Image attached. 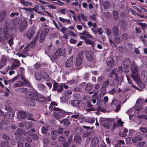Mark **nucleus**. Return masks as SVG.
<instances>
[{
    "label": "nucleus",
    "mask_w": 147,
    "mask_h": 147,
    "mask_svg": "<svg viewBox=\"0 0 147 147\" xmlns=\"http://www.w3.org/2000/svg\"><path fill=\"white\" fill-rule=\"evenodd\" d=\"M59 19L61 21L63 22L64 23H66V22H67V24H71L70 21L69 19H65L61 17H59Z\"/></svg>",
    "instance_id": "c03bdc74"
},
{
    "label": "nucleus",
    "mask_w": 147,
    "mask_h": 147,
    "mask_svg": "<svg viewBox=\"0 0 147 147\" xmlns=\"http://www.w3.org/2000/svg\"><path fill=\"white\" fill-rule=\"evenodd\" d=\"M30 9H32V10L34 11L35 12L38 13V14H41L42 13V12L38 11V9L37 7H35L30 8Z\"/></svg>",
    "instance_id": "4d7b16f0"
},
{
    "label": "nucleus",
    "mask_w": 147,
    "mask_h": 147,
    "mask_svg": "<svg viewBox=\"0 0 147 147\" xmlns=\"http://www.w3.org/2000/svg\"><path fill=\"white\" fill-rule=\"evenodd\" d=\"M83 57L82 54L80 53L77 57L75 65L77 67L80 66L82 63Z\"/></svg>",
    "instance_id": "9b49d317"
},
{
    "label": "nucleus",
    "mask_w": 147,
    "mask_h": 147,
    "mask_svg": "<svg viewBox=\"0 0 147 147\" xmlns=\"http://www.w3.org/2000/svg\"><path fill=\"white\" fill-rule=\"evenodd\" d=\"M129 38V36L128 34L125 33L123 34L122 36V38L123 40H126Z\"/></svg>",
    "instance_id": "603ef678"
},
{
    "label": "nucleus",
    "mask_w": 147,
    "mask_h": 147,
    "mask_svg": "<svg viewBox=\"0 0 147 147\" xmlns=\"http://www.w3.org/2000/svg\"><path fill=\"white\" fill-rule=\"evenodd\" d=\"M58 132L57 131L54 130L51 132V135L52 139L53 140H55L58 136Z\"/></svg>",
    "instance_id": "c756f323"
},
{
    "label": "nucleus",
    "mask_w": 147,
    "mask_h": 147,
    "mask_svg": "<svg viewBox=\"0 0 147 147\" xmlns=\"http://www.w3.org/2000/svg\"><path fill=\"white\" fill-rule=\"evenodd\" d=\"M120 27L123 30H125L127 26V24L124 20L121 19L119 21Z\"/></svg>",
    "instance_id": "2eb2a0df"
},
{
    "label": "nucleus",
    "mask_w": 147,
    "mask_h": 147,
    "mask_svg": "<svg viewBox=\"0 0 147 147\" xmlns=\"http://www.w3.org/2000/svg\"><path fill=\"white\" fill-rule=\"evenodd\" d=\"M36 100L41 102H45L46 101V98L43 95L40 94H39Z\"/></svg>",
    "instance_id": "cd10ccee"
},
{
    "label": "nucleus",
    "mask_w": 147,
    "mask_h": 147,
    "mask_svg": "<svg viewBox=\"0 0 147 147\" xmlns=\"http://www.w3.org/2000/svg\"><path fill=\"white\" fill-rule=\"evenodd\" d=\"M139 24L143 30L144 29L147 27V25L146 24L140 22Z\"/></svg>",
    "instance_id": "680f3d73"
},
{
    "label": "nucleus",
    "mask_w": 147,
    "mask_h": 147,
    "mask_svg": "<svg viewBox=\"0 0 147 147\" xmlns=\"http://www.w3.org/2000/svg\"><path fill=\"white\" fill-rule=\"evenodd\" d=\"M69 145V143L67 142H64L62 144L63 147H68Z\"/></svg>",
    "instance_id": "774afa93"
},
{
    "label": "nucleus",
    "mask_w": 147,
    "mask_h": 147,
    "mask_svg": "<svg viewBox=\"0 0 147 147\" xmlns=\"http://www.w3.org/2000/svg\"><path fill=\"white\" fill-rule=\"evenodd\" d=\"M20 64V61L17 59L15 60L13 62L12 66H11V69H13L19 66Z\"/></svg>",
    "instance_id": "a878e982"
},
{
    "label": "nucleus",
    "mask_w": 147,
    "mask_h": 147,
    "mask_svg": "<svg viewBox=\"0 0 147 147\" xmlns=\"http://www.w3.org/2000/svg\"><path fill=\"white\" fill-rule=\"evenodd\" d=\"M73 57L69 58L66 61L65 64L66 67H69L71 66L73 63Z\"/></svg>",
    "instance_id": "412c9836"
},
{
    "label": "nucleus",
    "mask_w": 147,
    "mask_h": 147,
    "mask_svg": "<svg viewBox=\"0 0 147 147\" xmlns=\"http://www.w3.org/2000/svg\"><path fill=\"white\" fill-rule=\"evenodd\" d=\"M104 9H107L110 6V4L109 2L105 1L103 4Z\"/></svg>",
    "instance_id": "79ce46f5"
},
{
    "label": "nucleus",
    "mask_w": 147,
    "mask_h": 147,
    "mask_svg": "<svg viewBox=\"0 0 147 147\" xmlns=\"http://www.w3.org/2000/svg\"><path fill=\"white\" fill-rule=\"evenodd\" d=\"M117 100L115 99H114L112 101L111 103V106L112 108L115 107L118 105Z\"/></svg>",
    "instance_id": "a18cd8bd"
},
{
    "label": "nucleus",
    "mask_w": 147,
    "mask_h": 147,
    "mask_svg": "<svg viewBox=\"0 0 147 147\" xmlns=\"http://www.w3.org/2000/svg\"><path fill=\"white\" fill-rule=\"evenodd\" d=\"M15 135L16 137V138L17 140H19L21 139L22 138L21 135L19 134L18 133H17V132L15 133Z\"/></svg>",
    "instance_id": "69168bd1"
},
{
    "label": "nucleus",
    "mask_w": 147,
    "mask_h": 147,
    "mask_svg": "<svg viewBox=\"0 0 147 147\" xmlns=\"http://www.w3.org/2000/svg\"><path fill=\"white\" fill-rule=\"evenodd\" d=\"M24 82H23V86H24L25 85H26V86L30 87V85L29 82L26 79H25L24 80Z\"/></svg>",
    "instance_id": "6e6d98bb"
},
{
    "label": "nucleus",
    "mask_w": 147,
    "mask_h": 147,
    "mask_svg": "<svg viewBox=\"0 0 147 147\" xmlns=\"http://www.w3.org/2000/svg\"><path fill=\"white\" fill-rule=\"evenodd\" d=\"M94 96L95 97V99L97 100V105H99L101 101V96L98 95H96Z\"/></svg>",
    "instance_id": "8fccbe9b"
},
{
    "label": "nucleus",
    "mask_w": 147,
    "mask_h": 147,
    "mask_svg": "<svg viewBox=\"0 0 147 147\" xmlns=\"http://www.w3.org/2000/svg\"><path fill=\"white\" fill-rule=\"evenodd\" d=\"M114 42L117 44H119L121 42V40L120 38L118 37H116L114 38Z\"/></svg>",
    "instance_id": "e2e57ef3"
},
{
    "label": "nucleus",
    "mask_w": 147,
    "mask_h": 147,
    "mask_svg": "<svg viewBox=\"0 0 147 147\" xmlns=\"http://www.w3.org/2000/svg\"><path fill=\"white\" fill-rule=\"evenodd\" d=\"M86 106L88 107H90L89 108L86 109L87 111H94L96 110V109L93 107H93L92 105L91 104V102L90 100H88Z\"/></svg>",
    "instance_id": "6ab92c4d"
},
{
    "label": "nucleus",
    "mask_w": 147,
    "mask_h": 147,
    "mask_svg": "<svg viewBox=\"0 0 147 147\" xmlns=\"http://www.w3.org/2000/svg\"><path fill=\"white\" fill-rule=\"evenodd\" d=\"M112 33L115 36H117L118 35L119 29L117 26H114L112 29Z\"/></svg>",
    "instance_id": "b1692460"
},
{
    "label": "nucleus",
    "mask_w": 147,
    "mask_h": 147,
    "mask_svg": "<svg viewBox=\"0 0 147 147\" xmlns=\"http://www.w3.org/2000/svg\"><path fill=\"white\" fill-rule=\"evenodd\" d=\"M59 55L60 56H63L65 57V51L61 49V48H59L58 50Z\"/></svg>",
    "instance_id": "58836bf2"
},
{
    "label": "nucleus",
    "mask_w": 147,
    "mask_h": 147,
    "mask_svg": "<svg viewBox=\"0 0 147 147\" xmlns=\"http://www.w3.org/2000/svg\"><path fill=\"white\" fill-rule=\"evenodd\" d=\"M82 127L86 129L87 131L89 133L92 132L93 131V129H91L89 126H86L85 125H83L82 126Z\"/></svg>",
    "instance_id": "5fc2aeb1"
},
{
    "label": "nucleus",
    "mask_w": 147,
    "mask_h": 147,
    "mask_svg": "<svg viewBox=\"0 0 147 147\" xmlns=\"http://www.w3.org/2000/svg\"><path fill=\"white\" fill-rule=\"evenodd\" d=\"M0 34L5 39H8L9 37V29L7 28H4L3 31L1 32L0 31Z\"/></svg>",
    "instance_id": "1a4fd4ad"
},
{
    "label": "nucleus",
    "mask_w": 147,
    "mask_h": 147,
    "mask_svg": "<svg viewBox=\"0 0 147 147\" xmlns=\"http://www.w3.org/2000/svg\"><path fill=\"white\" fill-rule=\"evenodd\" d=\"M144 134L140 132H138L136 134V136L135 138L136 140L138 141H141L142 140L144 136Z\"/></svg>",
    "instance_id": "aec40b11"
},
{
    "label": "nucleus",
    "mask_w": 147,
    "mask_h": 147,
    "mask_svg": "<svg viewBox=\"0 0 147 147\" xmlns=\"http://www.w3.org/2000/svg\"><path fill=\"white\" fill-rule=\"evenodd\" d=\"M123 132H120L119 135L121 137H125L127 134V133L128 131L127 129L125 127H123Z\"/></svg>",
    "instance_id": "72a5a7b5"
},
{
    "label": "nucleus",
    "mask_w": 147,
    "mask_h": 147,
    "mask_svg": "<svg viewBox=\"0 0 147 147\" xmlns=\"http://www.w3.org/2000/svg\"><path fill=\"white\" fill-rule=\"evenodd\" d=\"M12 113L8 112L4 115V119L2 120L1 123L3 125H6L9 122V120L11 119L13 117Z\"/></svg>",
    "instance_id": "39448f33"
},
{
    "label": "nucleus",
    "mask_w": 147,
    "mask_h": 147,
    "mask_svg": "<svg viewBox=\"0 0 147 147\" xmlns=\"http://www.w3.org/2000/svg\"><path fill=\"white\" fill-rule=\"evenodd\" d=\"M94 86L93 85L89 83H87L85 88L86 91H89L93 90Z\"/></svg>",
    "instance_id": "393cba45"
},
{
    "label": "nucleus",
    "mask_w": 147,
    "mask_h": 147,
    "mask_svg": "<svg viewBox=\"0 0 147 147\" xmlns=\"http://www.w3.org/2000/svg\"><path fill=\"white\" fill-rule=\"evenodd\" d=\"M65 112L61 109L59 111H55L53 113V116L57 119L61 118L65 116Z\"/></svg>",
    "instance_id": "9d476101"
},
{
    "label": "nucleus",
    "mask_w": 147,
    "mask_h": 147,
    "mask_svg": "<svg viewBox=\"0 0 147 147\" xmlns=\"http://www.w3.org/2000/svg\"><path fill=\"white\" fill-rule=\"evenodd\" d=\"M49 128L50 126L48 125H47L45 126H42L41 128V130L42 134H47Z\"/></svg>",
    "instance_id": "4be33fe9"
},
{
    "label": "nucleus",
    "mask_w": 147,
    "mask_h": 147,
    "mask_svg": "<svg viewBox=\"0 0 147 147\" xmlns=\"http://www.w3.org/2000/svg\"><path fill=\"white\" fill-rule=\"evenodd\" d=\"M100 91L103 94H106V87L102 86V87L100 89Z\"/></svg>",
    "instance_id": "052dcab7"
},
{
    "label": "nucleus",
    "mask_w": 147,
    "mask_h": 147,
    "mask_svg": "<svg viewBox=\"0 0 147 147\" xmlns=\"http://www.w3.org/2000/svg\"><path fill=\"white\" fill-rule=\"evenodd\" d=\"M59 84L57 82L55 81L53 85V87L52 88V91H55L57 90V88L58 87Z\"/></svg>",
    "instance_id": "37998d69"
},
{
    "label": "nucleus",
    "mask_w": 147,
    "mask_h": 147,
    "mask_svg": "<svg viewBox=\"0 0 147 147\" xmlns=\"http://www.w3.org/2000/svg\"><path fill=\"white\" fill-rule=\"evenodd\" d=\"M73 96L74 98L75 99V100H78L81 98L80 94L78 93H75Z\"/></svg>",
    "instance_id": "de8ad7c7"
},
{
    "label": "nucleus",
    "mask_w": 147,
    "mask_h": 147,
    "mask_svg": "<svg viewBox=\"0 0 147 147\" xmlns=\"http://www.w3.org/2000/svg\"><path fill=\"white\" fill-rule=\"evenodd\" d=\"M7 14V13L5 10H3L0 13V21L2 22L4 19Z\"/></svg>",
    "instance_id": "bb28decb"
},
{
    "label": "nucleus",
    "mask_w": 147,
    "mask_h": 147,
    "mask_svg": "<svg viewBox=\"0 0 147 147\" xmlns=\"http://www.w3.org/2000/svg\"><path fill=\"white\" fill-rule=\"evenodd\" d=\"M138 145L140 147H144L146 146V143L144 142H141L138 143Z\"/></svg>",
    "instance_id": "bf43d9fd"
},
{
    "label": "nucleus",
    "mask_w": 147,
    "mask_h": 147,
    "mask_svg": "<svg viewBox=\"0 0 147 147\" xmlns=\"http://www.w3.org/2000/svg\"><path fill=\"white\" fill-rule=\"evenodd\" d=\"M131 69L132 72L134 74L131 75V76L135 80H138L139 77L137 73L138 67L134 63L131 65Z\"/></svg>",
    "instance_id": "7ed1b4c3"
},
{
    "label": "nucleus",
    "mask_w": 147,
    "mask_h": 147,
    "mask_svg": "<svg viewBox=\"0 0 147 147\" xmlns=\"http://www.w3.org/2000/svg\"><path fill=\"white\" fill-rule=\"evenodd\" d=\"M86 59L89 61H92L93 59L94 54L91 51H87L86 52Z\"/></svg>",
    "instance_id": "ddd939ff"
},
{
    "label": "nucleus",
    "mask_w": 147,
    "mask_h": 147,
    "mask_svg": "<svg viewBox=\"0 0 147 147\" xmlns=\"http://www.w3.org/2000/svg\"><path fill=\"white\" fill-rule=\"evenodd\" d=\"M25 104L28 106L33 107L36 104V100L32 98L27 99L25 101Z\"/></svg>",
    "instance_id": "f8f14e48"
},
{
    "label": "nucleus",
    "mask_w": 147,
    "mask_h": 147,
    "mask_svg": "<svg viewBox=\"0 0 147 147\" xmlns=\"http://www.w3.org/2000/svg\"><path fill=\"white\" fill-rule=\"evenodd\" d=\"M7 61V59L5 58H2L1 59L0 62V69H2L5 65Z\"/></svg>",
    "instance_id": "473e14b6"
},
{
    "label": "nucleus",
    "mask_w": 147,
    "mask_h": 147,
    "mask_svg": "<svg viewBox=\"0 0 147 147\" xmlns=\"http://www.w3.org/2000/svg\"><path fill=\"white\" fill-rule=\"evenodd\" d=\"M21 75V74L19 76V75H18L17 76L13 78L8 80V83L10 86H13V84H15L14 83V81L15 80H17L18 79L20 78V77Z\"/></svg>",
    "instance_id": "a211bd4d"
},
{
    "label": "nucleus",
    "mask_w": 147,
    "mask_h": 147,
    "mask_svg": "<svg viewBox=\"0 0 147 147\" xmlns=\"http://www.w3.org/2000/svg\"><path fill=\"white\" fill-rule=\"evenodd\" d=\"M25 126L27 129L31 128L32 126V122L31 121H26L25 123Z\"/></svg>",
    "instance_id": "c85d7f7f"
},
{
    "label": "nucleus",
    "mask_w": 147,
    "mask_h": 147,
    "mask_svg": "<svg viewBox=\"0 0 147 147\" xmlns=\"http://www.w3.org/2000/svg\"><path fill=\"white\" fill-rule=\"evenodd\" d=\"M36 29V27L35 25H33L28 30L26 35L29 39H30L32 38L35 32Z\"/></svg>",
    "instance_id": "423d86ee"
},
{
    "label": "nucleus",
    "mask_w": 147,
    "mask_h": 147,
    "mask_svg": "<svg viewBox=\"0 0 147 147\" xmlns=\"http://www.w3.org/2000/svg\"><path fill=\"white\" fill-rule=\"evenodd\" d=\"M63 89V85H60L59 88L57 90V92H59L62 91Z\"/></svg>",
    "instance_id": "0e129e2a"
},
{
    "label": "nucleus",
    "mask_w": 147,
    "mask_h": 147,
    "mask_svg": "<svg viewBox=\"0 0 147 147\" xmlns=\"http://www.w3.org/2000/svg\"><path fill=\"white\" fill-rule=\"evenodd\" d=\"M74 141L75 142L80 144L82 140L80 136L76 135L74 136Z\"/></svg>",
    "instance_id": "f704fd0d"
},
{
    "label": "nucleus",
    "mask_w": 147,
    "mask_h": 147,
    "mask_svg": "<svg viewBox=\"0 0 147 147\" xmlns=\"http://www.w3.org/2000/svg\"><path fill=\"white\" fill-rule=\"evenodd\" d=\"M106 63L109 67H113L114 65L113 59L111 57H108L107 59Z\"/></svg>",
    "instance_id": "dca6fc26"
},
{
    "label": "nucleus",
    "mask_w": 147,
    "mask_h": 147,
    "mask_svg": "<svg viewBox=\"0 0 147 147\" xmlns=\"http://www.w3.org/2000/svg\"><path fill=\"white\" fill-rule=\"evenodd\" d=\"M99 140L98 137H94L91 140V145L92 146H95L98 143Z\"/></svg>",
    "instance_id": "5701e85b"
},
{
    "label": "nucleus",
    "mask_w": 147,
    "mask_h": 147,
    "mask_svg": "<svg viewBox=\"0 0 147 147\" xmlns=\"http://www.w3.org/2000/svg\"><path fill=\"white\" fill-rule=\"evenodd\" d=\"M131 64V62L129 59L126 58L124 59L123 62L124 70L125 73H127L129 72L130 68L129 65Z\"/></svg>",
    "instance_id": "0eeeda50"
},
{
    "label": "nucleus",
    "mask_w": 147,
    "mask_h": 147,
    "mask_svg": "<svg viewBox=\"0 0 147 147\" xmlns=\"http://www.w3.org/2000/svg\"><path fill=\"white\" fill-rule=\"evenodd\" d=\"M80 35L86 36L87 38H92V36L90 34H89L86 30L83 31L82 33L80 34Z\"/></svg>",
    "instance_id": "2f4dec72"
},
{
    "label": "nucleus",
    "mask_w": 147,
    "mask_h": 147,
    "mask_svg": "<svg viewBox=\"0 0 147 147\" xmlns=\"http://www.w3.org/2000/svg\"><path fill=\"white\" fill-rule=\"evenodd\" d=\"M113 19L115 20H117L119 18L118 11L116 10H114L113 11Z\"/></svg>",
    "instance_id": "4c0bfd02"
},
{
    "label": "nucleus",
    "mask_w": 147,
    "mask_h": 147,
    "mask_svg": "<svg viewBox=\"0 0 147 147\" xmlns=\"http://www.w3.org/2000/svg\"><path fill=\"white\" fill-rule=\"evenodd\" d=\"M49 31V30L48 28H45L42 30L40 35V38L39 41L40 42H42L44 40L46 36Z\"/></svg>",
    "instance_id": "6e6552de"
},
{
    "label": "nucleus",
    "mask_w": 147,
    "mask_h": 147,
    "mask_svg": "<svg viewBox=\"0 0 147 147\" xmlns=\"http://www.w3.org/2000/svg\"><path fill=\"white\" fill-rule=\"evenodd\" d=\"M28 94L30 96L35 98L36 99L39 95L38 93L33 91H30L28 92Z\"/></svg>",
    "instance_id": "7c9ffc66"
},
{
    "label": "nucleus",
    "mask_w": 147,
    "mask_h": 147,
    "mask_svg": "<svg viewBox=\"0 0 147 147\" xmlns=\"http://www.w3.org/2000/svg\"><path fill=\"white\" fill-rule=\"evenodd\" d=\"M23 82L21 81H18L17 83H15L13 84V87H21L22 86H23Z\"/></svg>",
    "instance_id": "a19ab883"
},
{
    "label": "nucleus",
    "mask_w": 147,
    "mask_h": 147,
    "mask_svg": "<svg viewBox=\"0 0 147 147\" xmlns=\"http://www.w3.org/2000/svg\"><path fill=\"white\" fill-rule=\"evenodd\" d=\"M63 123L64 126L67 127L70 124L69 120L67 119H64L62 120L61 123Z\"/></svg>",
    "instance_id": "ea45409f"
},
{
    "label": "nucleus",
    "mask_w": 147,
    "mask_h": 147,
    "mask_svg": "<svg viewBox=\"0 0 147 147\" xmlns=\"http://www.w3.org/2000/svg\"><path fill=\"white\" fill-rule=\"evenodd\" d=\"M17 133H18L21 135L24 134L26 133L24 130L23 129L18 128L17 129Z\"/></svg>",
    "instance_id": "3c124183"
},
{
    "label": "nucleus",
    "mask_w": 147,
    "mask_h": 147,
    "mask_svg": "<svg viewBox=\"0 0 147 147\" xmlns=\"http://www.w3.org/2000/svg\"><path fill=\"white\" fill-rule=\"evenodd\" d=\"M32 115L30 113L26 112L24 111H19L17 114V117L18 119L22 120L25 119L27 118L28 119Z\"/></svg>",
    "instance_id": "20e7f679"
},
{
    "label": "nucleus",
    "mask_w": 147,
    "mask_h": 147,
    "mask_svg": "<svg viewBox=\"0 0 147 147\" xmlns=\"http://www.w3.org/2000/svg\"><path fill=\"white\" fill-rule=\"evenodd\" d=\"M20 2L22 5L27 7L32 5V3L31 2H30L28 1L26 2L24 0H20Z\"/></svg>",
    "instance_id": "e433bc0d"
},
{
    "label": "nucleus",
    "mask_w": 147,
    "mask_h": 147,
    "mask_svg": "<svg viewBox=\"0 0 147 147\" xmlns=\"http://www.w3.org/2000/svg\"><path fill=\"white\" fill-rule=\"evenodd\" d=\"M81 102L80 100H73L71 101V104L73 107H79Z\"/></svg>",
    "instance_id": "f3484780"
},
{
    "label": "nucleus",
    "mask_w": 147,
    "mask_h": 147,
    "mask_svg": "<svg viewBox=\"0 0 147 147\" xmlns=\"http://www.w3.org/2000/svg\"><path fill=\"white\" fill-rule=\"evenodd\" d=\"M36 79L38 80H40L42 78V75L39 72H36L35 74Z\"/></svg>",
    "instance_id": "c9c22d12"
},
{
    "label": "nucleus",
    "mask_w": 147,
    "mask_h": 147,
    "mask_svg": "<svg viewBox=\"0 0 147 147\" xmlns=\"http://www.w3.org/2000/svg\"><path fill=\"white\" fill-rule=\"evenodd\" d=\"M139 130L140 131L144 133H147V129L145 128L144 127H140L139 128Z\"/></svg>",
    "instance_id": "13d9d810"
},
{
    "label": "nucleus",
    "mask_w": 147,
    "mask_h": 147,
    "mask_svg": "<svg viewBox=\"0 0 147 147\" xmlns=\"http://www.w3.org/2000/svg\"><path fill=\"white\" fill-rule=\"evenodd\" d=\"M59 56L57 50L54 53L53 55L52 58L54 60L56 59Z\"/></svg>",
    "instance_id": "864d4df0"
},
{
    "label": "nucleus",
    "mask_w": 147,
    "mask_h": 147,
    "mask_svg": "<svg viewBox=\"0 0 147 147\" xmlns=\"http://www.w3.org/2000/svg\"><path fill=\"white\" fill-rule=\"evenodd\" d=\"M27 22L26 20H24L22 21V20H19L17 22L16 26L19 28L20 32H23L26 29L27 26Z\"/></svg>",
    "instance_id": "f257e3e1"
},
{
    "label": "nucleus",
    "mask_w": 147,
    "mask_h": 147,
    "mask_svg": "<svg viewBox=\"0 0 147 147\" xmlns=\"http://www.w3.org/2000/svg\"><path fill=\"white\" fill-rule=\"evenodd\" d=\"M85 43L87 45H90L93 47L94 44V42L93 41L90 40L88 39H86L85 41Z\"/></svg>",
    "instance_id": "49530a36"
},
{
    "label": "nucleus",
    "mask_w": 147,
    "mask_h": 147,
    "mask_svg": "<svg viewBox=\"0 0 147 147\" xmlns=\"http://www.w3.org/2000/svg\"><path fill=\"white\" fill-rule=\"evenodd\" d=\"M109 84L110 86L112 85V84H109V80L108 79L106 81L103 82L102 86L106 88L109 86Z\"/></svg>",
    "instance_id": "09e8293b"
},
{
    "label": "nucleus",
    "mask_w": 147,
    "mask_h": 147,
    "mask_svg": "<svg viewBox=\"0 0 147 147\" xmlns=\"http://www.w3.org/2000/svg\"><path fill=\"white\" fill-rule=\"evenodd\" d=\"M81 132V129L79 127L76 128L75 130V133L76 134H80Z\"/></svg>",
    "instance_id": "338daca9"
},
{
    "label": "nucleus",
    "mask_w": 147,
    "mask_h": 147,
    "mask_svg": "<svg viewBox=\"0 0 147 147\" xmlns=\"http://www.w3.org/2000/svg\"><path fill=\"white\" fill-rule=\"evenodd\" d=\"M145 102H147V99H145L144 101V100L142 99H139L137 100L136 105L133 107L134 109L137 111H142V110L143 109V106L142 107L140 105L142 106L143 104H144Z\"/></svg>",
    "instance_id": "f03ea898"
},
{
    "label": "nucleus",
    "mask_w": 147,
    "mask_h": 147,
    "mask_svg": "<svg viewBox=\"0 0 147 147\" xmlns=\"http://www.w3.org/2000/svg\"><path fill=\"white\" fill-rule=\"evenodd\" d=\"M99 122L101 125L109 129L110 127V126L109 122L104 118H100Z\"/></svg>",
    "instance_id": "4468645a"
}]
</instances>
